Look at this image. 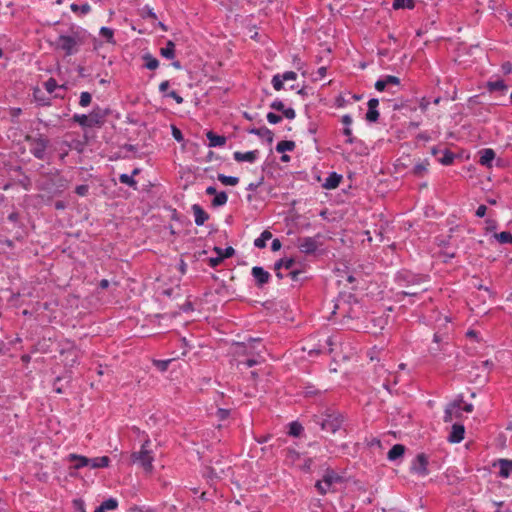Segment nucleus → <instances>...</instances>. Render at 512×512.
<instances>
[{
    "label": "nucleus",
    "instance_id": "obj_1",
    "mask_svg": "<svg viewBox=\"0 0 512 512\" xmlns=\"http://www.w3.org/2000/svg\"><path fill=\"white\" fill-rule=\"evenodd\" d=\"M344 420V415L333 409H326L324 412L312 417V421L318 425L321 430L331 434L342 429Z\"/></svg>",
    "mask_w": 512,
    "mask_h": 512
},
{
    "label": "nucleus",
    "instance_id": "obj_2",
    "mask_svg": "<svg viewBox=\"0 0 512 512\" xmlns=\"http://www.w3.org/2000/svg\"><path fill=\"white\" fill-rule=\"evenodd\" d=\"M24 140L29 144L30 153L38 160H48L51 152L48 151L51 146L50 139L41 133L36 136L27 134Z\"/></svg>",
    "mask_w": 512,
    "mask_h": 512
},
{
    "label": "nucleus",
    "instance_id": "obj_3",
    "mask_svg": "<svg viewBox=\"0 0 512 512\" xmlns=\"http://www.w3.org/2000/svg\"><path fill=\"white\" fill-rule=\"evenodd\" d=\"M150 444V439H146L141 445V449L131 454V461L133 463H138L146 472H152L153 470L152 463L154 457L152 455V450L149 449Z\"/></svg>",
    "mask_w": 512,
    "mask_h": 512
},
{
    "label": "nucleus",
    "instance_id": "obj_4",
    "mask_svg": "<svg viewBox=\"0 0 512 512\" xmlns=\"http://www.w3.org/2000/svg\"><path fill=\"white\" fill-rule=\"evenodd\" d=\"M343 477L337 474L333 469L327 468L322 477V480H318L315 487L319 494L325 495L332 486L333 483H342Z\"/></svg>",
    "mask_w": 512,
    "mask_h": 512
},
{
    "label": "nucleus",
    "instance_id": "obj_5",
    "mask_svg": "<svg viewBox=\"0 0 512 512\" xmlns=\"http://www.w3.org/2000/svg\"><path fill=\"white\" fill-rule=\"evenodd\" d=\"M429 466V457L425 453H419L412 460L409 471L411 474H415L420 477H425L430 473L428 468Z\"/></svg>",
    "mask_w": 512,
    "mask_h": 512
},
{
    "label": "nucleus",
    "instance_id": "obj_6",
    "mask_svg": "<svg viewBox=\"0 0 512 512\" xmlns=\"http://www.w3.org/2000/svg\"><path fill=\"white\" fill-rule=\"evenodd\" d=\"M68 188V180L56 171L54 177L45 182L44 189L52 195H60Z\"/></svg>",
    "mask_w": 512,
    "mask_h": 512
},
{
    "label": "nucleus",
    "instance_id": "obj_7",
    "mask_svg": "<svg viewBox=\"0 0 512 512\" xmlns=\"http://www.w3.org/2000/svg\"><path fill=\"white\" fill-rule=\"evenodd\" d=\"M395 283L400 286H408L419 284L423 281V277L420 274H415L407 269L399 270L394 277Z\"/></svg>",
    "mask_w": 512,
    "mask_h": 512
},
{
    "label": "nucleus",
    "instance_id": "obj_8",
    "mask_svg": "<svg viewBox=\"0 0 512 512\" xmlns=\"http://www.w3.org/2000/svg\"><path fill=\"white\" fill-rule=\"evenodd\" d=\"M323 236L321 233L316 234L314 237H303L298 239V248L301 253L305 255H314L317 251L318 239H321Z\"/></svg>",
    "mask_w": 512,
    "mask_h": 512
},
{
    "label": "nucleus",
    "instance_id": "obj_9",
    "mask_svg": "<svg viewBox=\"0 0 512 512\" xmlns=\"http://www.w3.org/2000/svg\"><path fill=\"white\" fill-rule=\"evenodd\" d=\"M55 48L63 50L66 56H71L79 51L77 42L69 35H60L55 42Z\"/></svg>",
    "mask_w": 512,
    "mask_h": 512
},
{
    "label": "nucleus",
    "instance_id": "obj_10",
    "mask_svg": "<svg viewBox=\"0 0 512 512\" xmlns=\"http://www.w3.org/2000/svg\"><path fill=\"white\" fill-rule=\"evenodd\" d=\"M463 403V397L459 396L458 399H455L446 406L443 417L445 423L451 422L453 418L458 419L462 417L461 404Z\"/></svg>",
    "mask_w": 512,
    "mask_h": 512
},
{
    "label": "nucleus",
    "instance_id": "obj_11",
    "mask_svg": "<svg viewBox=\"0 0 512 512\" xmlns=\"http://www.w3.org/2000/svg\"><path fill=\"white\" fill-rule=\"evenodd\" d=\"M251 275L255 281V286L258 289H263L271 280V274L261 266H254L251 269Z\"/></svg>",
    "mask_w": 512,
    "mask_h": 512
},
{
    "label": "nucleus",
    "instance_id": "obj_12",
    "mask_svg": "<svg viewBox=\"0 0 512 512\" xmlns=\"http://www.w3.org/2000/svg\"><path fill=\"white\" fill-rule=\"evenodd\" d=\"M493 467H499L498 477L507 479L512 474V459L499 458L492 464Z\"/></svg>",
    "mask_w": 512,
    "mask_h": 512
},
{
    "label": "nucleus",
    "instance_id": "obj_13",
    "mask_svg": "<svg viewBox=\"0 0 512 512\" xmlns=\"http://www.w3.org/2000/svg\"><path fill=\"white\" fill-rule=\"evenodd\" d=\"M485 87L488 92H498L500 95H505L509 88L506 82L501 78H497L496 80H488L485 84Z\"/></svg>",
    "mask_w": 512,
    "mask_h": 512
},
{
    "label": "nucleus",
    "instance_id": "obj_14",
    "mask_svg": "<svg viewBox=\"0 0 512 512\" xmlns=\"http://www.w3.org/2000/svg\"><path fill=\"white\" fill-rule=\"evenodd\" d=\"M249 134H253L262 138H265L266 142L270 145L274 141V133L272 130L267 128L266 126H262L260 128L250 127L247 129Z\"/></svg>",
    "mask_w": 512,
    "mask_h": 512
},
{
    "label": "nucleus",
    "instance_id": "obj_15",
    "mask_svg": "<svg viewBox=\"0 0 512 512\" xmlns=\"http://www.w3.org/2000/svg\"><path fill=\"white\" fill-rule=\"evenodd\" d=\"M259 157V150H251L247 152L236 151L233 153V158L236 162H249L254 163Z\"/></svg>",
    "mask_w": 512,
    "mask_h": 512
},
{
    "label": "nucleus",
    "instance_id": "obj_16",
    "mask_svg": "<svg viewBox=\"0 0 512 512\" xmlns=\"http://www.w3.org/2000/svg\"><path fill=\"white\" fill-rule=\"evenodd\" d=\"M465 427L461 423H455L452 426L451 432L448 436L450 443H460L464 439Z\"/></svg>",
    "mask_w": 512,
    "mask_h": 512
},
{
    "label": "nucleus",
    "instance_id": "obj_17",
    "mask_svg": "<svg viewBox=\"0 0 512 512\" xmlns=\"http://www.w3.org/2000/svg\"><path fill=\"white\" fill-rule=\"evenodd\" d=\"M88 116L91 128H101L105 124L100 113L99 105L94 106Z\"/></svg>",
    "mask_w": 512,
    "mask_h": 512
},
{
    "label": "nucleus",
    "instance_id": "obj_18",
    "mask_svg": "<svg viewBox=\"0 0 512 512\" xmlns=\"http://www.w3.org/2000/svg\"><path fill=\"white\" fill-rule=\"evenodd\" d=\"M479 163L485 167H492V163L496 157V153L491 148H484L479 151Z\"/></svg>",
    "mask_w": 512,
    "mask_h": 512
},
{
    "label": "nucleus",
    "instance_id": "obj_19",
    "mask_svg": "<svg viewBox=\"0 0 512 512\" xmlns=\"http://www.w3.org/2000/svg\"><path fill=\"white\" fill-rule=\"evenodd\" d=\"M194 214V221L197 226H202L209 219V214L199 204H193L191 207Z\"/></svg>",
    "mask_w": 512,
    "mask_h": 512
},
{
    "label": "nucleus",
    "instance_id": "obj_20",
    "mask_svg": "<svg viewBox=\"0 0 512 512\" xmlns=\"http://www.w3.org/2000/svg\"><path fill=\"white\" fill-rule=\"evenodd\" d=\"M406 452V446L403 444L393 445L387 453V459L391 462H395L404 457Z\"/></svg>",
    "mask_w": 512,
    "mask_h": 512
},
{
    "label": "nucleus",
    "instance_id": "obj_21",
    "mask_svg": "<svg viewBox=\"0 0 512 512\" xmlns=\"http://www.w3.org/2000/svg\"><path fill=\"white\" fill-rule=\"evenodd\" d=\"M206 137L209 141L208 146L211 148L222 147L226 144L227 141V138L225 136L218 135L212 130L206 132Z\"/></svg>",
    "mask_w": 512,
    "mask_h": 512
},
{
    "label": "nucleus",
    "instance_id": "obj_22",
    "mask_svg": "<svg viewBox=\"0 0 512 512\" xmlns=\"http://www.w3.org/2000/svg\"><path fill=\"white\" fill-rule=\"evenodd\" d=\"M343 179L341 174L337 172H330L328 177L325 179V182L322 184V187L327 190L335 189L339 186Z\"/></svg>",
    "mask_w": 512,
    "mask_h": 512
},
{
    "label": "nucleus",
    "instance_id": "obj_23",
    "mask_svg": "<svg viewBox=\"0 0 512 512\" xmlns=\"http://www.w3.org/2000/svg\"><path fill=\"white\" fill-rule=\"evenodd\" d=\"M32 95L38 106H51V97L47 96L39 87L33 88Z\"/></svg>",
    "mask_w": 512,
    "mask_h": 512
},
{
    "label": "nucleus",
    "instance_id": "obj_24",
    "mask_svg": "<svg viewBox=\"0 0 512 512\" xmlns=\"http://www.w3.org/2000/svg\"><path fill=\"white\" fill-rule=\"evenodd\" d=\"M141 58L144 62L142 68L154 71L159 67V60L151 53L146 52L141 56Z\"/></svg>",
    "mask_w": 512,
    "mask_h": 512
},
{
    "label": "nucleus",
    "instance_id": "obj_25",
    "mask_svg": "<svg viewBox=\"0 0 512 512\" xmlns=\"http://www.w3.org/2000/svg\"><path fill=\"white\" fill-rule=\"evenodd\" d=\"M68 460L70 462H75L73 468L76 470L88 466L91 461L90 458L83 456V455H78L75 453L69 454Z\"/></svg>",
    "mask_w": 512,
    "mask_h": 512
},
{
    "label": "nucleus",
    "instance_id": "obj_26",
    "mask_svg": "<svg viewBox=\"0 0 512 512\" xmlns=\"http://www.w3.org/2000/svg\"><path fill=\"white\" fill-rule=\"evenodd\" d=\"M213 251L217 254V256L221 258L222 261L233 257L236 253L235 249L232 246H228L224 249L218 246H214Z\"/></svg>",
    "mask_w": 512,
    "mask_h": 512
},
{
    "label": "nucleus",
    "instance_id": "obj_27",
    "mask_svg": "<svg viewBox=\"0 0 512 512\" xmlns=\"http://www.w3.org/2000/svg\"><path fill=\"white\" fill-rule=\"evenodd\" d=\"M160 55L166 59H173L175 57V43L168 40L165 47L160 48Z\"/></svg>",
    "mask_w": 512,
    "mask_h": 512
},
{
    "label": "nucleus",
    "instance_id": "obj_28",
    "mask_svg": "<svg viewBox=\"0 0 512 512\" xmlns=\"http://www.w3.org/2000/svg\"><path fill=\"white\" fill-rule=\"evenodd\" d=\"M294 265H295V260L293 258L284 257V258L277 260L274 263L273 269H274V271L281 270L282 268L290 270L293 268Z\"/></svg>",
    "mask_w": 512,
    "mask_h": 512
},
{
    "label": "nucleus",
    "instance_id": "obj_29",
    "mask_svg": "<svg viewBox=\"0 0 512 512\" xmlns=\"http://www.w3.org/2000/svg\"><path fill=\"white\" fill-rule=\"evenodd\" d=\"M296 144L292 140H282L277 143L275 149L278 153L291 152L295 149Z\"/></svg>",
    "mask_w": 512,
    "mask_h": 512
},
{
    "label": "nucleus",
    "instance_id": "obj_30",
    "mask_svg": "<svg viewBox=\"0 0 512 512\" xmlns=\"http://www.w3.org/2000/svg\"><path fill=\"white\" fill-rule=\"evenodd\" d=\"M228 201V195L225 191L217 192L211 200V206L214 208L224 206Z\"/></svg>",
    "mask_w": 512,
    "mask_h": 512
},
{
    "label": "nucleus",
    "instance_id": "obj_31",
    "mask_svg": "<svg viewBox=\"0 0 512 512\" xmlns=\"http://www.w3.org/2000/svg\"><path fill=\"white\" fill-rule=\"evenodd\" d=\"M90 466L92 468H105L108 467L110 464V458L108 456H101V457H95L90 458Z\"/></svg>",
    "mask_w": 512,
    "mask_h": 512
},
{
    "label": "nucleus",
    "instance_id": "obj_32",
    "mask_svg": "<svg viewBox=\"0 0 512 512\" xmlns=\"http://www.w3.org/2000/svg\"><path fill=\"white\" fill-rule=\"evenodd\" d=\"M272 233L268 230H264L261 235L255 239L254 245L259 249L266 247V242L272 238Z\"/></svg>",
    "mask_w": 512,
    "mask_h": 512
},
{
    "label": "nucleus",
    "instance_id": "obj_33",
    "mask_svg": "<svg viewBox=\"0 0 512 512\" xmlns=\"http://www.w3.org/2000/svg\"><path fill=\"white\" fill-rule=\"evenodd\" d=\"M304 431L302 424L298 421L289 423L288 435L292 437H300Z\"/></svg>",
    "mask_w": 512,
    "mask_h": 512
},
{
    "label": "nucleus",
    "instance_id": "obj_34",
    "mask_svg": "<svg viewBox=\"0 0 512 512\" xmlns=\"http://www.w3.org/2000/svg\"><path fill=\"white\" fill-rule=\"evenodd\" d=\"M393 9H414L415 0H394L392 4Z\"/></svg>",
    "mask_w": 512,
    "mask_h": 512
},
{
    "label": "nucleus",
    "instance_id": "obj_35",
    "mask_svg": "<svg viewBox=\"0 0 512 512\" xmlns=\"http://www.w3.org/2000/svg\"><path fill=\"white\" fill-rule=\"evenodd\" d=\"M72 121L80 125L83 129L91 128L89 116L86 114H74Z\"/></svg>",
    "mask_w": 512,
    "mask_h": 512
},
{
    "label": "nucleus",
    "instance_id": "obj_36",
    "mask_svg": "<svg viewBox=\"0 0 512 512\" xmlns=\"http://www.w3.org/2000/svg\"><path fill=\"white\" fill-rule=\"evenodd\" d=\"M218 181H220L225 186H235L239 183V178L236 176H227L225 174L219 173L217 176Z\"/></svg>",
    "mask_w": 512,
    "mask_h": 512
},
{
    "label": "nucleus",
    "instance_id": "obj_37",
    "mask_svg": "<svg viewBox=\"0 0 512 512\" xmlns=\"http://www.w3.org/2000/svg\"><path fill=\"white\" fill-rule=\"evenodd\" d=\"M343 302V303H347V304H352V303H359L358 301V298L356 297V295L354 293H351V292H341L339 293V296H338V302Z\"/></svg>",
    "mask_w": 512,
    "mask_h": 512
},
{
    "label": "nucleus",
    "instance_id": "obj_38",
    "mask_svg": "<svg viewBox=\"0 0 512 512\" xmlns=\"http://www.w3.org/2000/svg\"><path fill=\"white\" fill-rule=\"evenodd\" d=\"M455 157H456L455 153H453L449 149H445L443 151V156L441 158H439V162L442 165L448 166V165L453 164Z\"/></svg>",
    "mask_w": 512,
    "mask_h": 512
},
{
    "label": "nucleus",
    "instance_id": "obj_39",
    "mask_svg": "<svg viewBox=\"0 0 512 512\" xmlns=\"http://www.w3.org/2000/svg\"><path fill=\"white\" fill-rule=\"evenodd\" d=\"M428 164V160H425L424 162L421 163H417L412 169V174L416 177H423L427 172Z\"/></svg>",
    "mask_w": 512,
    "mask_h": 512
},
{
    "label": "nucleus",
    "instance_id": "obj_40",
    "mask_svg": "<svg viewBox=\"0 0 512 512\" xmlns=\"http://www.w3.org/2000/svg\"><path fill=\"white\" fill-rule=\"evenodd\" d=\"M119 181L120 183L122 184H125L131 188H133L134 190H137V181L133 178V175H128V174H120L119 175Z\"/></svg>",
    "mask_w": 512,
    "mask_h": 512
},
{
    "label": "nucleus",
    "instance_id": "obj_41",
    "mask_svg": "<svg viewBox=\"0 0 512 512\" xmlns=\"http://www.w3.org/2000/svg\"><path fill=\"white\" fill-rule=\"evenodd\" d=\"M70 9L77 14L86 15L91 11V7L88 3H84L82 5H78L76 3H72L70 5Z\"/></svg>",
    "mask_w": 512,
    "mask_h": 512
},
{
    "label": "nucleus",
    "instance_id": "obj_42",
    "mask_svg": "<svg viewBox=\"0 0 512 512\" xmlns=\"http://www.w3.org/2000/svg\"><path fill=\"white\" fill-rule=\"evenodd\" d=\"M100 35L105 38L106 42L110 43V44H115L116 41L114 39V31L113 29L109 28V27H101L100 29Z\"/></svg>",
    "mask_w": 512,
    "mask_h": 512
},
{
    "label": "nucleus",
    "instance_id": "obj_43",
    "mask_svg": "<svg viewBox=\"0 0 512 512\" xmlns=\"http://www.w3.org/2000/svg\"><path fill=\"white\" fill-rule=\"evenodd\" d=\"M71 32H72V34L69 36L74 38V40L77 42V47L79 48V46L84 44V42H85L86 30L80 29V30L74 31L72 28Z\"/></svg>",
    "mask_w": 512,
    "mask_h": 512
},
{
    "label": "nucleus",
    "instance_id": "obj_44",
    "mask_svg": "<svg viewBox=\"0 0 512 512\" xmlns=\"http://www.w3.org/2000/svg\"><path fill=\"white\" fill-rule=\"evenodd\" d=\"M494 236L500 244H512V234L509 231H502Z\"/></svg>",
    "mask_w": 512,
    "mask_h": 512
},
{
    "label": "nucleus",
    "instance_id": "obj_45",
    "mask_svg": "<svg viewBox=\"0 0 512 512\" xmlns=\"http://www.w3.org/2000/svg\"><path fill=\"white\" fill-rule=\"evenodd\" d=\"M302 393L305 397L309 398L322 394V391L317 389L314 385L306 384L305 386H303Z\"/></svg>",
    "mask_w": 512,
    "mask_h": 512
},
{
    "label": "nucleus",
    "instance_id": "obj_46",
    "mask_svg": "<svg viewBox=\"0 0 512 512\" xmlns=\"http://www.w3.org/2000/svg\"><path fill=\"white\" fill-rule=\"evenodd\" d=\"M380 113L378 109L374 108H368L366 114H365V120L368 123H376L379 120Z\"/></svg>",
    "mask_w": 512,
    "mask_h": 512
},
{
    "label": "nucleus",
    "instance_id": "obj_47",
    "mask_svg": "<svg viewBox=\"0 0 512 512\" xmlns=\"http://www.w3.org/2000/svg\"><path fill=\"white\" fill-rule=\"evenodd\" d=\"M100 505L103 506V508H105L106 511L107 510H115L118 507V501L116 498L110 497V498L104 500Z\"/></svg>",
    "mask_w": 512,
    "mask_h": 512
},
{
    "label": "nucleus",
    "instance_id": "obj_48",
    "mask_svg": "<svg viewBox=\"0 0 512 512\" xmlns=\"http://www.w3.org/2000/svg\"><path fill=\"white\" fill-rule=\"evenodd\" d=\"M45 90L51 94L58 88V83L55 78L50 77L47 81L44 82Z\"/></svg>",
    "mask_w": 512,
    "mask_h": 512
},
{
    "label": "nucleus",
    "instance_id": "obj_49",
    "mask_svg": "<svg viewBox=\"0 0 512 512\" xmlns=\"http://www.w3.org/2000/svg\"><path fill=\"white\" fill-rule=\"evenodd\" d=\"M272 86L276 91H280L284 88V80L280 74H276L271 80Z\"/></svg>",
    "mask_w": 512,
    "mask_h": 512
},
{
    "label": "nucleus",
    "instance_id": "obj_50",
    "mask_svg": "<svg viewBox=\"0 0 512 512\" xmlns=\"http://www.w3.org/2000/svg\"><path fill=\"white\" fill-rule=\"evenodd\" d=\"M91 102H92L91 93L84 91L80 94L79 105L81 107H87L91 104Z\"/></svg>",
    "mask_w": 512,
    "mask_h": 512
},
{
    "label": "nucleus",
    "instance_id": "obj_51",
    "mask_svg": "<svg viewBox=\"0 0 512 512\" xmlns=\"http://www.w3.org/2000/svg\"><path fill=\"white\" fill-rule=\"evenodd\" d=\"M452 238V235L449 234L447 236H437L435 238L436 244L438 247L447 248L450 245V240Z\"/></svg>",
    "mask_w": 512,
    "mask_h": 512
},
{
    "label": "nucleus",
    "instance_id": "obj_52",
    "mask_svg": "<svg viewBox=\"0 0 512 512\" xmlns=\"http://www.w3.org/2000/svg\"><path fill=\"white\" fill-rule=\"evenodd\" d=\"M302 275H303V271L300 269H297V270L290 271L287 276H289L292 279V281H294V282H301L306 279Z\"/></svg>",
    "mask_w": 512,
    "mask_h": 512
},
{
    "label": "nucleus",
    "instance_id": "obj_53",
    "mask_svg": "<svg viewBox=\"0 0 512 512\" xmlns=\"http://www.w3.org/2000/svg\"><path fill=\"white\" fill-rule=\"evenodd\" d=\"M392 108L394 111L405 109V108H408L410 111H416V109H417L416 106H413V107L408 106V101H401V102L395 101L392 105Z\"/></svg>",
    "mask_w": 512,
    "mask_h": 512
},
{
    "label": "nucleus",
    "instance_id": "obj_54",
    "mask_svg": "<svg viewBox=\"0 0 512 512\" xmlns=\"http://www.w3.org/2000/svg\"><path fill=\"white\" fill-rule=\"evenodd\" d=\"M266 118H267V121L270 123V124H278L282 121L283 119V116L279 115V114H276L274 112H268L267 115H266Z\"/></svg>",
    "mask_w": 512,
    "mask_h": 512
},
{
    "label": "nucleus",
    "instance_id": "obj_55",
    "mask_svg": "<svg viewBox=\"0 0 512 512\" xmlns=\"http://www.w3.org/2000/svg\"><path fill=\"white\" fill-rule=\"evenodd\" d=\"M171 133H172L173 138L177 142L184 141V136H183L182 131L178 127H176L175 125H171Z\"/></svg>",
    "mask_w": 512,
    "mask_h": 512
},
{
    "label": "nucleus",
    "instance_id": "obj_56",
    "mask_svg": "<svg viewBox=\"0 0 512 512\" xmlns=\"http://www.w3.org/2000/svg\"><path fill=\"white\" fill-rule=\"evenodd\" d=\"M72 503L75 512H86L85 502L81 498L74 499Z\"/></svg>",
    "mask_w": 512,
    "mask_h": 512
},
{
    "label": "nucleus",
    "instance_id": "obj_57",
    "mask_svg": "<svg viewBox=\"0 0 512 512\" xmlns=\"http://www.w3.org/2000/svg\"><path fill=\"white\" fill-rule=\"evenodd\" d=\"M171 363V360H155L154 365L162 372L166 371L168 369L169 364Z\"/></svg>",
    "mask_w": 512,
    "mask_h": 512
},
{
    "label": "nucleus",
    "instance_id": "obj_58",
    "mask_svg": "<svg viewBox=\"0 0 512 512\" xmlns=\"http://www.w3.org/2000/svg\"><path fill=\"white\" fill-rule=\"evenodd\" d=\"M270 108L282 113L285 109V105L280 99H275L273 102H271Z\"/></svg>",
    "mask_w": 512,
    "mask_h": 512
},
{
    "label": "nucleus",
    "instance_id": "obj_59",
    "mask_svg": "<svg viewBox=\"0 0 512 512\" xmlns=\"http://www.w3.org/2000/svg\"><path fill=\"white\" fill-rule=\"evenodd\" d=\"M164 97H169L175 100L177 104H182L184 99L180 96L175 90L169 91L167 94H164Z\"/></svg>",
    "mask_w": 512,
    "mask_h": 512
},
{
    "label": "nucleus",
    "instance_id": "obj_60",
    "mask_svg": "<svg viewBox=\"0 0 512 512\" xmlns=\"http://www.w3.org/2000/svg\"><path fill=\"white\" fill-rule=\"evenodd\" d=\"M89 192V186L87 184H81L76 186L75 193L79 196H86Z\"/></svg>",
    "mask_w": 512,
    "mask_h": 512
},
{
    "label": "nucleus",
    "instance_id": "obj_61",
    "mask_svg": "<svg viewBox=\"0 0 512 512\" xmlns=\"http://www.w3.org/2000/svg\"><path fill=\"white\" fill-rule=\"evenodd\" d=\"M205 476L211 480L221 478V476L216 472V469L213 467L206 468Z\"/></svg>",
    "mask_w": 512,
    "mask_h": 512
},
{
    "label": "nucleus",
    "instance_id": "obj_62",
    "mask_svg": "<svg viewBox=\"0 0 512 512\" xmlns=\"http://www.w3.org/2000/svg\"><path fill=\"white\" fill-rule=\"evenodd\" d=\"M208 265L211 267V268H216L217 266H219L221 263H223V261L221 260V258L219 256H216V257H208L206 259Z\"/></svg>",
    "mask_w": 512,
    "mask_h": 512
},
{
    "label": "nucleus",
    "instance_id": "obj_63",
    "mask_svg": "<svg viewBox=\"0 0 512 512\" xmlns=\"http://www.w3.org/2000/svg\"><path fill=\"white\" fill-rule=\"evenodd\" d=\"M264 183V176L262 175L258 181L252 182L247 186L248 191H256Z\"/></svg>",
    "mask_w": 512,
    "mask_h": 512
},
{
    "label": "nucleus",
    "instance_id": "obj_64",
    "mask_svg": "<svg viewBox=\"0 0 512 512\" xmlns=\"http://www.w3.org/2000/svg\"><path fill=\"white\" fill-rule=\"evenodd\" d=\"M283 117L289 119V120H293L295 117H296V112L293 108L291 107H288L283 110L282 112V115Z\"/></svg>",
    "mask_w": 512,
    "mask_h": 512
}]
</instances>
